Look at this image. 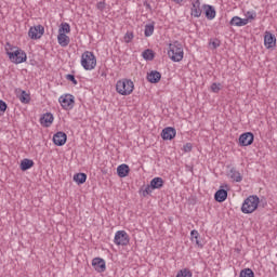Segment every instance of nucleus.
I'll list each match as a JSON object with an SVG mask.
<instances>
[{"label":"nucleus","mask_w":277,"mask_h":277,"mask_svg":"<svg viewBox=\"0 0 277 277\" xmlns=\"http://www.w3.org/2000/svg\"><path fill=\"white\" fill-rule=\"evenodd\" d=\"M6 55L13 64H23L27 62V53L18 48H12V44L6 43Z\"/></svg>","instance_id":"obj_1"},{"label":"nucleus","mask_w":277,"mask_h":277,"mask_svg":"<svg viewBox=\"0 0 277 277\" xmlns=\"http://www.w3.org/2000/svg\"><path fill=\"white\" fill-rule=\"evenodd\" d=\"M116 90L118 94H121V96H129L130 94H133L135 84H133V80L131 79L118 80L116 83Z\"/></svg>","instance_id":"obj_2"},{"label":"nucleus","mask_w":277,"mask_h":277,"mask_svg":"<svg viewBox=\"0 0 277 277\" xmlns=\"http://www.w3.org/2000/svg\"><path fill=\"white\" fill-rule=\"evenodd\" d=\"M259 202H261V199H259V196L251 195L247 199H245L241 211L242 213L250 214L254 213L255 209H259Z\"/></svg>","instance_id":"obj_3"},{"label":"nucleus","mask_w":277,"mask_h":277,"mask_svg":"<svg viewBox=\"0 0 277 277\" xmlns=\"http://www.w3.org/2000/svg\"><path fill=\"white\" fill-rule=\"evenodd\" d=\"M168 55L171 57L172 62H181L183 61V44L181 42L175 41L174 43L169 44Z\"/></svg>","instance_id":"obj_4"},{"label":"nucleus","mask_w":277,"mask_h":277,"mask_svg":"<svg viewBox=\"0 0 277 277\" xmlns=\"http://www.w3.org/2000/svg\"><path fill=\"white\" fill-rule=\"evenodd\" d=\"M81 66L84 70H94L96 68V56L94 52L85 51L81 55Z\"/></svg>","instance_id":"obj_5"},{"label":"nucleus","mask_w":277,"mask_h":277,"mask_svg":"<svg viewBox=\"0 0 277 277\" xmlns=\"http://www.w3.org/2000/svg\"><path fill=\"white\" fill-rule=\"evenodd\" d=\"M58 103L66 111L75 107V96L72 94H65L58 98Z\"/></svg>","instance_id":"obj_6"},{"label":"nucleus","mask_w":277,"mask_h":277,"mask_svg":"<svg viewBox=\"0 0 277 277\" xmlns=\"http://www.w3.org/2000/svg\"><path fill=\"white\" fill-rule=\"evenodd\" d=\"M28 36L31 40H40L44 36V26L37 25L32 26L28 30Z\"/></svg>","instance_id":"obj_7"},{"label":"nucleus","mask_w":277,"mask_h":277,"mask_svg":"<svg viewBox=\"0 0 277 277\" xmlns=\"http://www.w3.org/2000/svg\"><path fill=\"white\" fill-rule=\"evenodd\" d=\"M129 234H127L124 230H118L115 234L114 242L116 243V246H129Z\"/></svg>","instance_id":"obj_8"},{"label":"nucleus","mask_w":277,"mask_h":277,"mask_svg":"<svg viewBox=\"0 0 277 277\" xmlns=\"http://www.w3.org/2000/svg\"><path fill=\"white\" fill-rule=\"evenodd\" d=\"M254 144V134L245 132L239 136V146H252Z\"/></svg>","instance_id":"obj_9"},{"label":"nucleus","mask_w":277,"mask_h":277,"mask_svg":"<svg viewBox=\"0 0 277 277\" xmlns=\"http://www.w3.org/2000/svg\"><path fill=\"white\" fill-rule=\"evenodd\" d=\"M264 45L266 47V49H275L276 36L269 31H266L264 35Z\"/></svg>","instance_id":"obj_10"},{"label":"nucleus","mask_w":277,"mask_h":277,"mask_svg":"<svg viewBox=\"0 0 277 277\" xmlns=\"http://www.w3.org/2000/svg\"><path fill=\"white\" fill-rule=\"evenodd\" d=\"M68 140V135H66V132H56L54 135H53V142L55 144V146H64V144H66Z\"/></svg>","instance_id":"obj_11"},{"label":"nucleus","mask_w":277,"mask_h":277,"mask_svg":"<svg viewBox=\"0 0 277 277\" xmlns=\"http://www.w3.org/2000/svg\"><path fill=\"white\" fill-rule=\"evenodd\" d=\"M92 265H93L95 272H98V274H103V272H105V269H107L105 260H103L102 258H94L92 260Z\"/></svg>","instance_id":"obj_12"},{"label":"nucleus","mask_w":277,"mask_h":277,"mask_svg":"<svg viewBox=\"0 0 277 277\" xmlns=\"http://www.w3.org/2000/svg\"><path fill=\"white\" fill-rule=\"evenodd\" d=\"M192 16L200 18L202 16V9L200 8V0H192Z\"/></svg>","instance_id":"obj_13"},{"label":"nucleus","mask_w":277,"mask_h":277,"mask_svg":"<svg viewBox=\"0 0 277 277\" xmlns=\"http://www.w3.org/2000/svg\"><path fill=\"white\" fill-rule=\"evenodd\" d=\"M162 140H174L176 137V129L172 127L164 128L161 132Z\"/></svg>","instance_id":"obj_14"},{"label":"nucleus","mask_w":277,"mask_h":277,"mask_svg":"<svg viewBox=\"0 0 277 277\" xmlns=\"http://www.w3.org/2000/svg\"><path fill=\"white\" fill-rule=\"evenodd\" d=\"M53 120H54L53 114L45 113L40 118V124H42V127L49 128V127H51V124H53Z\"/></svg>","instance_id":"obj_15"},{"label":"nucleus","mask_w":277,"mask_h":277,"mask_svg":"<svg viewBox=\"0 0 277 277\" xmlns=\"http://www.w3.org/2000/svg\"><path fill=\"white\" fill-rule=\"evenodd\" d=\"M147 81L149 83H159V81H161V72L157 70H151L147 74Z\"/></svg>","instance_id":"obj_16"},{"label":"nucleus","mask_w":277,"mask_h":277,"mask_svg":"<svg viewBox=\"0 0 277 277\" xmlns=\"http://www.w3.org/2000/svg\"><path fill=\"white\" fill-rule=\"evenodd\" d=\"M228 198V190L221 188L214 194V200L216 202H224Z\"/></svg>","instance_id":"obj_17"},{"label":"nucleus","mask_w":277,"mask_h":277,"mask_svg":"<svg viewBox=\"0 0 277 277\" xmlns=\"http://www.w3.org/2000/svg\"><path fill=\"white\" fill-rule=\"evenodd\" d=\"M129 172H131L129 164L123 163L117 168V174L120 179H124L126 176H129Z\"/></svg>","instance_id":"obj_18"},{"label":"nucleus","mask_w":277,"mask_h":277,"mask_svg":"<svg viewBox=\"0 0 277 277\" xmlns=\"http://www.w3.org/2000/svg\"><path fill=\"white\" fill-rule=\"evenodd\" d=\"M203 10L208 21H213V18H215V8H213V5L203 4Z\"/></svg>","instance_id":"obj_19"},{"label":"nucleus","mask_w":277,"mask_h":277,"mask_svg":"<svg viewBox=\"0 0 277 277\" xmlns=\"http://www.w3.org/2000/svg\"><path fill=\"white\" fill-rule=\"evenodd\" d=\"M229 25L235 27H246V25H248V19L241 18L239 16H234L230 19Z\"/></svg>","instance_id":"obj_20"},{"label":"nucleus","mask_w":277,"mask_h":277,"mask_svg":"<svg viewBox=\"0 0 277 277\" xmlns=\"http://www.w3.org/2000/svg\"><path fill=\"white\" fill-rule=\"evenodd\" d=\"M57 41L58 44L62 47H68V44H70V37H68L66 34L64 32H58L57 36Z\"/></svg>","instance_id":"obj_21"},{"label":"nucleus","mask_w":277,"mask_h":277,"mask_svg":"<svg viewBox=\"0 0 277 277\" xmlns=\"http://www.w3.org/2000/svg\"><path fill=\"white\" fill-rule=\"evenodd\" d=\"M22 172H27V170H31V168H34V160L31 159H23L21 161V166H19Z\"/></svg>","instance_id":"obj_22"},{"label":"nucleus","mask_w":277,"mask_h":277,"mask_svg":"<svg viewBox=\"0 0 277 277\" xmlns=\"http://www.w3.org/2000/svg\"><path fill=\"white\" fill-rule=\"evenodd\" d=\"M229 176L235 181L236 183H241L243 181V176H241V173L237 171L236 168H232L229 171Z\"/></svg>","instance_id":"obj_23"},{"label":"nucleus","mask_w":277,"mask_h":277,"mask_svg":"<svg viewBox=\"0 0 277 277\" xmlns=\"http://www.w3.org/2000/svg\"><path fill=\"white\" fill-rule=\"evenodd\" d=\"M163 179L162 177H154L150 181V187L151 189H161L163 187Z\"/></svg>","instance_id":"obj_24"},{"label":"nucleus","mask_w":277,"mask_h":277,"mask_svg":"<svg viewBox=\"0 0 277 277\" xmlns=\"http://www.w3.org/2000/svg\"><path fill=\"white\" fill-rule=\"evenodd\" d=\"M190 239H192V241H195V243L198 246V248H203L205 245H202L200 241V234L198 233V230L193 229L190 232Z\"/></svg>","instance_id":"obj_25"},{"label":"nucleus","mask_w":277,"mask_h":277,"mask_svg":"<svg viewBox=\"0 0 277 277\" xmlns=\"http://www.w3.org/2000/svg\"><path fill=\"white\" fill-rule=\"evenodd\" d=\"M74 181L78 185H83V183H85V181H88V174H85V173H76L74 175Z\"/></svg>","instance_id":"obj_26"},{"label":"nucleus","mask_w":277,"mask_h":277,"mask_svg":"<svg viewBox=\"0 0 277 277\" xmlns=\"http://www.w3.org/2000/svg\"><path fill=\"white\" fill-rule=\"evenodd\" d=\"M142 57L147 62H153V60H155V52L150 49H147L142 53Z\"/></svg>","instance_id":"obj_27"},{"label":"nucleus","mask_w":277,"mask_h":277,"mask_svg":"<svg viewBox=\"0 0 277 277\" xmlns=\"http://www.w3.org/2000/svg\"><path fill=\"white\" fill-rule=\"evenodd\" d=\"M18 98H19L21 103H23L24 105L29 104V102L31 101V96L27 93V91H22Z\"/></svg>","instance_id":"obj_28"},{"label":"nucleus","mask_w":277,"mask_h":277,"mask_svg":"<svg viewBox=\"0 0 277 277\" xmlns=\"http://www.w3.org/2000/svg\"><path fill=\"white\" fill-rule=\"evenodd\" d=\"M155 34V24H146L145 25V37L150 38V36Z\"/></svg>","instance_id":"obj_29"},{"label":"nucleus","mask_w":277,"mask_h":277,"mask_svg":"<svg viewBox=\"0 0 277 277\" xmlns=\"http://www.w3.org/2000/svg\"><path fill=\"white\" fill-rule=\"evenodd\" d=\"M58 34H70V24L62 23L58 29Z\"/></svg>","instance_id":"obj_30"},{"label":"nucleus","mask_w":277,"mask_h":277,"mask_svg":"<svg viewBox=\"0 0 277 277\" xmlns=\"http://www.w3.org/2000/svg\"><path fill=\"white\" fill-rule=\"evenodd\" d=\"M141 193H142V196L146 198V196H150V194H153V187L150 186V184L145 186V188L142 187Z\"/></svg>","instance_id":"obj_31"},{"label":"nucleus","mask_w":277,"mask_h":277,"mask_svg":"<svg viewBox=\"0 0 277 277\" xmlns=\"http://www.w3.org/2000/svg\"><path fill=\"white\" fill-rule=\"evenodd\" d=\"M240 277H254V271L251 268H245L240 272Z\"/></svg>","instance_id":"obj_32"},{"label":"nucleus","mask_w":277,"mask_h":277,"mask_svg":"<svg viewBox=\"0 0 277 277\" xmlns=\"http://www.w3.org/2000/svg\"><path fill=\"white\" fill-rule=\"evenodd\" d=\"M193 274H192V271H189V268H184V269H181L176 277H192Z\"/></svg>","instance_id":"obj_33"},{"label":"nucleus","mask_w":277,"mask_h":277,"mask_svg":"<svg viewBox=\"0 0 277 277\" xmlns=\"http://www.w3.org/2000/svg\"><path fill=\"white\" fill-rule=\"evenodd\" d=\"M135 36L133 35V31H128L124 37L123 40L124 42H127V44H129V42H131V40H133Z\"/></svg>","instance_id":"obj_34"},{"label":"nucleus","mask_w":277,"mask_h":277,"mask_svg":"<svg viewBox=\"0 0 277 277\" xmlns=\"http://www.w3.org/2000/svg\"><path fill=\"white\" fill-rule=\"evenodd\" d=\"M221 87H222L221 83L214 82L211 84V90H212V92H214V94H217L220 92V90H222Z\"/></svg>","instance_id":"obj_35"},{"label":"nucleus","mask_w":277,"mask_h":277,"mask_svg":"<svg viewBox=\"0 0 277 277\" xmlns=\"http://www.w3.org/2000/svg\"><path fill=\"white\" fill-rule=\"evenodd\" d=\"M8 110V104L0 100V116H3V114H5V111Z\"/></svg>","instance_id":"obj_36"},{"label":"nucleus","mask_w":277,"mask_h":277,"mask_svg":"<svg viewBox=\"0 0 277 277\" xmlns=\"http://www.w3.org/2000/svg\"><path fill=\"white\" fill-rule=\"evenodd\" d=\"M210 47H212V49H217V47H220L221 42L219 39H214L212 41L209 42Z\"/></svg>","instance_id":"obj_37"},{"label":"nucleus","mask_w":277,"mask_h":277,"mask_svg":"<svg viewBox=\"0 0 277 277\" xmlns=\"http://www.w3.org/2000/svg\"><path fill=\"white\" fill-rule=\"evenodd\" d=\"M66 79H67V81H71V83H74V85H77V79L75 78V75H72V74H68L67 76H66Z\"/></svg>","instance_id":"obj_38"},{"label":"nucleus","mask_w":277,"mask_h":277,"mask_svg":"<svg viewBox=\"0 0 277 277\" xmlns=\"http://www.w3.org/2000/svg\"><path fill=\"white\" fill-rule=\"evenodd\" d=\"M194 148V145H192V143H186L184 146H183V150L184 153H192V149Z\"/></svg>","instance_id":"obj_39"},{"label":"nucleus","mask_w":277,"mask_h":277,"mask_svg":"<svg viewBox=\"0 0 277 277\" xmlns=\"http://www.w3.org/2000/svg\"><path fill=\"white\" fill-rule=\"evenodd\" d=\"M96 8H97V10L103 12V10H105V1L97 2Z\"/></svg>","instance_id":"obj_40"},{"label":"nucleus","mask_w":277,"mask_h":277,"mask_svg":"<svg viewBox=\"0 0 277 277\" xmlns=\"http://www.w3.org/2000/svg\"><path fill=\"white\" fill-rule=\"evenodd\" d=\"M254 18H256V15H253L250 12H248V17L243 19L249 22V21H254Z\"/></svg>","instance_id":"obj_41"},{"label":"nucleus","mask_w":277,"mask_h":277,"mask_svg":"<svg viewBox=\"0 0 277 277\" xmlns=\"http://www.w3.org/2000/svg\"><path fill=\"white\" fill-rule=\"evenodd\" d=\"M174 3H183V0H173Z\"/></svg>","instance_id":"obj_42"},{"label":"nucleus","mask_w":277,"mask_h":277,"mask_svg":"<svg viewBox=\"0 0 277 277\" xmlns=\"http://www.w3.org/2000/svg\"><path fill=\"white\" fill-rule=\"evenodd\" d=\"M146 8H147V10H150V4L147 3V4H146Z\"/></svg>","instance_id":"obj_43"}]
</instances>
